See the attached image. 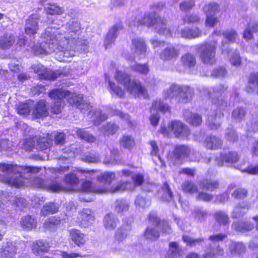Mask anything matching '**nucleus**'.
Here are the masks:
<instances>
[{
  "instance_id": "nucleus-19",
  "label": "nucleus",
  "mask_w": 258,
  "mask_h": 258,
  "mask_svg": "<svg viewBox=\"0 0 258 258\" xmlns=\"http://www.w3.org/2000/svg\"><path fill=\"white\" fill-rule=\"evenodd\" d=\"M17 247L16 243L7 241L3 246L1 251V258H13L17 253Z\"/></svg>"
},
{
  "instance_id": "nucleus-29",
  "label": "nucleus",
  "mask_w": 258,
  "mask_h": 258,
  "mask_svg": "<svg viewBox=\"0 0 258 258\" xmlns=\"http://www.w3.org/2000/svg\"><path fill=\"white\" fill-rule=\"evenodd\" d=\"M233 229L237 231L245 232L253 229L254 224L250 222L238 221L232 225Z\"/></svg>"
},
{
  "instance_id": "nucleus-12",
  "label": "nucleus",
  "mask_w": 258,
  "mask_h": 258,
  "mask_svg": "<svg viewBox=\"0 0 258 258\" xmlns=\"http://www.w3.org/2000/svg\"><path fill=\"white\" fill-rule=\"evenodd\" d=\"M39 16L37 14L29 16L26 21L25 26V33L28 35H33L37 33L38 30Z\"/></svg>"
},
{
  "instance_id": "nucleus-37",
  "label": "nucleus",
  "mask_w": 258,
  "mask_h": 258,
  "mask_svg": "<svg viewBox=\"0 0 258 258\" xmlns=\"http://www.w3.org/2000/svg\"><path fill=\"white\" fill-rule=\"evenodd\" d=\"M258 32V22H250L246 27L243 34L245 39H251L253 38V33Z\"/></svg>"
},
{
  "instance_id": "nucleus-41",
  "label": "nucleus",
  "mask_w": 258,
  "mask_h": 258,
  "mask_svg": "<svg viewBox=\"0 0 258 258\" xmlns=\"http://www.w3.org/2000/svg\"><path fill=\"white\" fill-rule=\"evenodd\" d=\"M49 248V245L48 243L43 240L35 241L32 245V250L34 253L47 251Z\"/></svg>"
},
{
  "instance_id": "nucleus-15",
  "label": "nucleus",
  "mask_w": 258,
  "mask_h": 258,
  "mask_svg": "<svg viewBox=\"0 0 258 258\" xmlns=\"http://www.w3.org/2000/svg\"><path fill=\"white\" fill-rule=\"evenodd\" d=\"M154 28L156 32L160 35H163L166 37L172 36L170 29L167 26V21L164 18H158L156 20Z\"/></svg>"
},
{
  "instance_id": "nucleus-14",
  "label": "nucleus",
  "mask_w": 258,
  "mask_h": 258,
  "mask_svg": "<svg viewBox=\"0 0 258 258\" xmlns=\"http://www.w3.org/2000/svg\"><path fill=\"white\" fill-rule=\"evenodd\" d=\"M224 253V249L220 247L218 243H212L209 244V246L207 248L203 257L218 258L220 256H223Z\"/></svg>"
},
{
  "instance_id": "nucleus-4",
  "label": "nucleus",
  "mask_w": 258,
  "mask_h": 258,
  "mask_svg": "<svg viewBox=\"0 0 258 258\" xmlns=\"http://www.w3.org/2000/svg\"><path fill=\"white\" fill-rule=\"evenodd\" d=\"M72 40H68L66 36L62 37L60 33L57 35L55 43L57 44V49L54 52L56 57L59 61H69L68 59L75 55V52L70 45Z\"/></svg>"
},
{
  "instance_id": "nucleus-25",
  "label": "nucleus",
  "mask_w": 258,
  "mask_h": 258,
  "mask_svg": "<svg viewBox=\"0 0 258 258\" xmlns=\"http://www.w3.org/2000/svg\"><path fill=\"white\" fill-rule=\"evenodd\" d=\"M130 207V203L126 200L118 199L114 204V210L117 214L122 215L129 210Z\"/></svg>"
},
{
  "instance_id": "nucleus-22",
  "label": "nucleus",
  "mask_w": 258,
  "mask_h": 258,
  "mask_svg": "<svg viewBox=\"0 0 258 258\" xmlns=\"http://www.w3.org/2000/svg\"><path fill=\"white\" fill-rule=\"evenodd\" d=\"M32 114L36 117L39 118L47 116L48 114V108L45 101H39L35 106Z\"/></svg>"
},
{
  "instance_id": "nucleus-11",
  "label": "nucleus",
  "mask_w": 258,
  "mask_h": 258,
  "mask_svg": "<svg viewBox=\"0 0 258 258\" xmlns=\"http://www.w3.org/2000/svg\"><path fill=\"white\" fill-rule=\"evenodd\" d=\"M127 91L135 97L147 98L148 93L145 87L139 81H132L126 88Z\"/></svg>"
},
{
  "instance_id": "nucleus-27",
  "label": "nucleus",
  "mask_w": 258,
  "mask_h": 258,
  "mask_svg": "<svg viewBox=\"0 0 258 258\" xmlns=\"http://www.w3.org/2000/svg\"><path fill=\"white\" fill-rule=\"evenodd\" d=\"M205 144L207 148L211 150H216L222 147V141L217 137L210 136L206 139Z\"/></svg>"
},
{
  "instance_id": "nucleus-24",
  "label": "nucleus",
  "mask_w": 258,
  "mask_h": 258,
  "mask_svg": "<svg viewBox=\"0 0 258 258\" xmlns=\"http://www.w3.org/2000/svg\"><path fill=\"white\" fill-rule=\"evenodd\" d=\"M71 240L78 246L83 245L85 242V235L80 230L72 229L69 231Z\"/></svg>"
},
{
  "instance_id": "nucleus-30",
  "label": "nucleus",
  "mask_w": 258,
  "mask_h": 258,
  "mask_svg": "<svg viewBox=\"0 0 258 258\" xmlns=\"http://www.w3.org/2000/svg\"><path fill=\"white\" fill-rule=\"evenodd\" d=\"M184 117L187 122L194 126L199 125L202 122V117L200 115L197 113H192L189 110H186L185 111Z\"/></svg>"
},
{
  "instance_id": "nucleus-53",
  "label": "nucleus",
  "mask_w": 258,
  "mask_h": 258,
  "mask_svg": "<svg viewBox=\"0 0 258 258\" xmlns=\"http://www.w3.org/2000/svg\"><path fill=\"white\" fill-rule=\"evenodd\" d=\"M130 70L141 74L147 75L149 72L148 66L146 64L135 63L130 66Z\"/></svg>"
},
{
  "instance_id": "nucleus-26",
  "label": "nucleus",
  "mask_w": 258,
  "mask_h": 258,
  "mask_svg": "<svg viewBox=\"0 0 258 258\" xmlns=\"http://www.w3.org/2000/svg\"><path fill=\"white\" fill-rule=\"evenodd\" d=\"M114 78L118 82L122 84L126 89L132 81L130 75L122 71H116Z\"/></svg>"
},
{
  "instance_id": "nucleus-28",
  "label": "nucleus",
  "mask_w": 258,
  "mask_h": 258,
  "mask_svg": "<svg viewBox=\"0 0 258 258\" xmlns=\"http://www.w3.org/2000/svg\"><path fill=\"white\" fill-rule=\"evenodd\" d=\"M182 249L177 242L172 241L169 243V249L167 252L168 258L179 257L182 255Z\"/></svg>"
},
{
  "instance_id": "nucleus-3",
  "label": "nucleus",
  "mask_w": 258,
  "mask_h": 258,
  "mask_svg": "<svg viewBox=\"0 0 258 258\" xmlns=\"http://www.w3.org/2000/svg\"><path fill=\"white\" fill-rule=\"evenodd\" d=\"M59 33V31L54 30L52 28H47L42 34L44 43L35 45L32 48L34 53L36 55H40L50 54L55 52L57 47V44L55 43V39Z\"/></svg>"
},
{
  "instance_id": "nucleus-32",
  "label": "nucleus",
  "mask_w": 258,
  "mask_h": 258,
  "mask_svg": "<svg viewBox=\"0 0 258 258\" xmlns=\"http://www.w3.org/2000/svg\"><path fill=\"white\" fill-rule=\"evenodd\" d=\"M79 152L80 150L77 145L71 146L70 148L64 152V155L59 158V161L60 162H68L71 158H73Z\"/></svg>"
},
{
  "instance_id": "nucleus-23",
  "label": "nucleus",
  "mask_w": 258,
  "mask_h": 258,
  "mask_svg": "<svg viewBox=\"0 0 258 258\" xmlns=\"http://www.w3.org/2000/svg\"><path fill=\"white\" fill-rule=\"evenodd\" d=\"M245 249V246L240 242H232L228 246L229 252L233 256L239 255L244 253Z\"/></svg>"
},
{
  "instance_id": "nucleus-18",
  "label": "nucleus",
  "mask_w": 258,
  "mask_h": 258,
  "mask_svg": "<svg viewBox=\"0 0 258 258\" xmlns=\"http://www.w3.org/2000/svg\"><path fill=\"white\" fill-rule=\"evenodd\" d=\"M122 28V24L118 23L110 29L104 41V45L106 48L114 42L118 35V31L121 30Z\"/></svg>"
},
{
  "instance_id": "nucleus-5",
  "label": "nucleus",
  "mask_w": 258,
  "mask_h": 258,
  "mask_svg": "<svg viewBox=\"0 0 258 258\" xmlns=\"http://www.w3.org/2000/svg\"><path fill=\"white\" fill-rule=\"evenodd\" d=\"M217 41L205 42L198 46L200 58L203 63L212 66L216 63Z\"/></svg>"
},
{
  "instance_id": "nucleus-43",
  "label": "nucleus",
  "mask_w": 258,
  "mask_h": 258,
  "mask_svg": "<svg viewBox=\"0 0 258 258\" xmlns=\"http://www.w3.org/2000/svg\"><path fill=\"white\" fill-rule=\"evenodd\" d=\"M2 181L11 187H23L25 186L26 182L23 178H1Z\"/></svg>"
},
{
  "instance_id": "nucleus-2",
  "label": "nucleus",
  "mask_w": 258,
  "mask_h": 258,
  "mask_svg": "<svg viewBox=\"0 0 258 258\" xmlns=\"http://www.w3.org/2000/svg\"><path fill=\"white\" fill-rule=\"evenodd\" d=\"M227 89L223 85H217L213 88V92L209 94L212 98L213 103L217 107L215 110L208 115L207 124L211 129H216L220 126L221 119L224 117L222 112L227 107V102L222 97L221 93Z\"/></svg>"
},
{
  "instance_id": "nucleus-20",
  "label": "nucleus",
  "mask_w": 258,
  "mask_h": 258,
  "mask_svg": "<svg viewBox=\"0 0 258 258\" xmlns=\"http://www.w3.org/2000/svg\"><path fill=\"white\" fill-rule=\"evenodd\" d=\"M132 230L131 225L127 224H123L116 231L115 239L118 243L122 242L129 235Z\"/></svg>"
},
{
  "instance_id": "nucleus-56",
  "label": "nucleus",
  "mask_w": 258,
  "mask_h": 258,
  "mask_svg": "<svg viewBox=\"0 0 258 258\" xmlns=\"http://www.w3.org/2000/svg\"><path fill=\"white\" fill-rule=\"evenodd\" d=\"M118 128L115 123L108 122L102 126L101 132L106 135H113L117 131Z\"/></svg>"
},
{
  "instance_id": "nucleus-48",
  "label": "nucleus",
  "mask_w": 258,
  "mask_h": 258,
  "mask_svg": "<svg viewBox=\"0 0 258 258\" xmlns=\"http://www.w3.org/2000/svg\"><path fill=\"white\" fill-rule=\"evenodd\" d=\"M159 17H156L154 14L146 15L141 20L140 25H144L147 27L153 26L155 27L156 20Z\"/></svg>"
},
{
  "instance_id": "nucleus-61",
  "label": "nucleus",
  "mask_w": 258,
  "mask_h": 258,
  "mask_svg": "<svg viewBox=\"0 0 258 258\" xmlns=\"http://www.w3.org/2000/svg\"><path fill=\"white\" fill-rule=\"evenodd\" d=\"M135 141L130 136H123L120 140V145L124 148L131 149L135 146Z\"/></svg>"
},
{
  "instance_id": "nucleus-39",
  "label": "nucleus",
  "mask_w": 258,
  "mask_h": 258,
  "mask_svg": "<svg viewBox=\"0 0 258 258\" xmlns=\"http://www.w3.org/2000/svg\"><path fill=\"white\" fill-rule=\"evenodd\" d=\"M19 169H20L19 166L17 164L6 163H0V171L8 174H19Z\"/></svg>"
},
{
  "instance_id": "nucleus-1",
  "label": "nucleus",
  "mask_w": 258,
  "mask_h": 258,
  "mask_svg": "<svg viewBox=\"0 0 258 258\" xmlns=\"http://www.w3.org/2000/svg\"><path fill=\"white\" fill-rule=\"evenodd\" d=\"M34 186L38 188H44L52 192H59L63 190H81L85 192L103 193L104 189L96 188L92 185L89 181L83 182L79 186V178H65L66 186H62L57 183L49 184L43 178H31Z\"/></svg>"
},
{
  "instance_id": "nucleus-44",
  "label": "nucleus",
  "mask_w": 258,
  "mask_h": 258,
  "mask_svg": "<svg viewBox=\"0 0 258 258\" xmlns=\"http://www.w3.org/2000/svg\"><path fill=\"white\" fill-rule=\"evenodd\" d=\"M181 62L184 67L191 68L196 63V57L194 54L187 53L181 56Z\"/></svg>"
},
{
  "instance_id": "nucleus-42",
  "label": "nucleus",
  "mask_w": 258,
  "mask_h": 258,
  "mask_svg": "<svg viewBox=\"0 0 258 258\" xmlns=\"http://www.w3.org/2000/svg\"><path fill=\"white\" fill-rule=\"evenodd\" d=\"M79 217L81 220L88 223H92L95 220L93 212L89 208H84L79 212Z\"/></svg>"
},
{
  "instance_id": "nucleus-36",
  "label": "nucleus",
  "mask_w": 258,
  "mask_h": 258,
  "mask_svg": "<svg viewBox=\"0 0 258 258\" xmlns=\"http://www.w3.org/2000/svg\"><path fill=\"white\" fill-rule=\"evenodd\" d=\"M76 133L80 139L88 143H94L96 142V137L84 129L77 128Z\"/></svg>"
},
{
  "instance_id": "nucleus-17",
  "label": "nucleus",
  "mask_w": 258,
  "mask_h": 258,
  "mask_svg": "<svg viewBox=\"0 0 258 258\" xmlns=\"http://www.w3.org/2000/svg\"><path fill=\"white\" fill-rule=\"evenodd\" d=\"M33 146L40 150L49 148L52 144V140L47 136L46 137L35 136L32 139Z\"/></svg>"
},
{
  "instance_id": "nucleus-16",
  "label": "nucleus",
  "mask_w": 258,
  "mask_h": 258,
  "mask_svg": "<svg viewBox=\"0 0 258 258\" xmlns=\"http://www.w3.org/2000/svg\"><path fill=\"white\" fill-rule=\"evenodd\" d=\"M132 49L138 55H144L147 51V45L144 39L141 38L133 39Z\"/></svg>"
},
{
  "instance_id": "nucleus-40",
  "label": "nucleus",
  "mask_w": 258,
  "mask_h": 258,
  "mask_svg": "<svg viewBox=\"0 0 258 258\" xmlns=\"http://www.w3.org/2000/svg\"><path fill=\"white\" fill-rule=\"evenodd\" d=\"M15 42V38L12 34H6L0 38V48L7 49Z\"/></svg>"
},
{
  "instance_id": "nucleus-10",
  "label": "nucleus",
  "mask_w": 258,
  "mask_h": 258,
  "mask_svg": "<svg viewBox=\"0 0 258 258\" xmlns=\"http://www.w3.org/2000/svg\"><path fill=\"white\" fill-rule=\"evenodd\" d=\"M168 128L173 132L176 137H187L190 134L187 126L179 121H173L168 124Z\"/></svg>"
},
{
  "instance_id": "nucleus-31",
  "label": "nucleus",
  "mask_w": 258,
  "mask_h": 258,
  "mask_svg": "<svg viewBox=\"0 0 258 258\" xmlns=\"http://www.w3.org/2000/svg\"><path fill=\"white\" fill-rule=\"evenodd\" d=\"M249 206L244 202L239 203L235 207L231 216L233 218H238L242 217L248 210Z\"/></svg>"
},
{
  "instance_id": "nucleus-47",
  "label": "nucleus",
  "mask_w": 258,
  "mask_h": 258,
  "mask_svg": "<svg viewBox=\"0 0 258 258\" xmlns=\"http://www.w3.org/2000/svg\"><path fill=\"white\" fill-rule=\"evenodd\" d=\"M59 207L58 205L53 203H46L41 210V215L46 216L48 214H54L58 210Z\"/></svg>"
},
{
  "instance_id": "nucleus-21",
  "label": "nucleus",
  "mask_w": 258,
  "mask_h": 258,
  "mask_svg": "<svg viewBox=\"0 0 258 258\" xmlns=\"http://www.w3.org/2000/svg\"><path fill=\"white\" fill-rule=\"evenodd\" d=\"M202 30L198 27H195L191 28L188 27L185 28L180 31V34L181 37L191 39L201 36Z\"/></svg>"
},
{
  "instance_id": "nucleus-8",
  "label": "nucleus",
  "mask_w": 258,
  "mask_h": 258,
  "mask_svg": "<svg viewBox=\"0 0 258 258\" xmlns=\"http://www.w3.org/2000/svg\"><path fill=\"white\" fill-rule=\"evenodd\" d=\"M32 69L34 72L37 74L42 79L54 81L62 75L60 70H48L41 64L34 65L32 66Z\"/></svg>"
},
{
  "instance_id": "nucleus-13",
  "label": "nucleus",
  "mask_w": 258,
  "mask_h": 258,
  "mask_svg": "<svg viewBox=\"0 0 258 258\" xmlns=\"http://www.w3.org/2000/svg\"><path fill=\"white\" fill-rule=\"evenodd\" d=\"M180 54L179 50L173 45H169L164 48L160 53L161 59L164 61H169L176 59Z\"/></svg>"
},
{
  "instance_id": "nucleus-51",
  "label": "nucleus",
  "mask_w": 258,
  "mask_h": 258,
  "mask_svg": "<svg viewBox=\"0 0 258 258\" xmlns=\"http://www.w3.org/2000/svg\"><path fill=\"white\" fill-rule=\"evenodd\" d=\"M99 172V171L91 170H84L79 168H76L73 172L70 173L66 177H77L78 176H83L87 174L89 176L93 175L94 173Z\"/></svg>"
},
{
  "instance_id": "nucleus-52",
  "label": "nucleus",
  "mask_w": 258,
  "mask_h": 258,
  "mask_svg": "<svg viewBox=\"0 0 258 258\" xmlns=\"http://www.w3.org/2000/svg\"><path fill=\"white\" fill-rule=\"evenodd\" d=\"M44 10L47 15H61L64 12V9L60 8L56 4H48L45 7Z\"/></svg>"
},
{
  "instance_id": "nucleus-6",
  "label": "nucleus",
  "mask_w": 258,
  "mask_h": 258,
  "mask_svg": "<svg viewBox=\"0 0 258 258\" xmlns=\"http://www.w3.org/2000/svg\"><path fill=\"white\" fill-rule=\"evenodd\" d=\"M141 185L144 190L151 191L153 184L144 180V178H130L129 181L120 182L116 186H112L110 190L112 192L122 191L126 189H133L135 186Z\"/></svg>"
},
{
  "instance_id": "nucleus-54",
  "label": "nucleus",
  "mask_w": 258,
  "mask_h": 258,
  "mask_svg": "<svg viewBox=\"0 0 258 258\" xmlns=\"http://www.w3.org/2000/svg\"><path fill=\"white\" fill-rule=\"evenodd\" d=\"M163 220H161L158 216L156 212L151 211L148 216V222L150 225L149 226L159 227Z\"/></svg>"
},
{
  "instance_id": "nucleus-55",
  "label": "nucleus",
  "mask_w": 258,
  "mask_h": 258,
  "mask_svg": "<svg viewBox=\"0 0 258 258\" xmlns=\"http://www.w3.org/2000/svg\"><path fill=\"white\" fill-rule=\"evenodd\" d=\"M180 86L177 85H172L169 88L164 91L163 94L165 98H172L174 96H179Z\"/></svg>"
},
{
  "instance_id": "nucleus-59",
  "label": "nucleus",
  "mask_w": 258,
  "mask_h": 258,
  "mask_svg": "<svg viewBox=\"0 0 258 258\" xmlns=\"http://www.w3.org/2000/svg\"><path fill=\"white\" fill-rule=\"evenodd\" d=\"M214 216L216 221L220 224L225 225L230 222L228 215L224 212L217 211L215 213Z\"/></svg>"
},
{
  "instance_id": "nucleus-9",
  "label": "nucleus",
  "mask_w": 258,
  "mask_h": 258,
  "mask_svg": "<svg viewBox=\"0 0 258 258\" xmlns=\"http://www.w3.org/2000/svg\"><path fill=\"white\" fill-rule=\"evenodd\" d=\"M190 152V147L185 145H178L173 151L171 162L175 165L182 164L186 158L187 153Z\"/></svg>"
},
{
  "instance_id": "nucleus-7",
  "label": "nucleus",
  "mask_w": 258,
  "mask_h": 258,
  "mask_svg": "<svg viewBox=\"0 0 258 258\" xmlns=\"http://www.w3.org/2000/svg\"><path fill=\"white\" fill-rule=\"evenodd\" d=\"M69 94L68 91L60 89H54L50 92L49 96L51 99L56 100L51 109L53 113L58 114L61 112L62 108L61 100L63 98L67 97Z\"/></svg>"
},
{
  "instance_id": "nucleus-60",
  "label": "nucleus",
  "mask_w": 258,
  "mask_h": 258,
  "mask_svg": "<svg viewBox=\"0 0 258 258\" xmlns=\"http://www.w3.org/2000/svg\"><path fill=\"white\" fill-rule=\"evenodd\" d=\"M182 189L184 192L194 194L198 191V186L194 183L187 180L182 184Z\"/></svg>"
},
{
  "instance_id": "nucleus-33",
  "label": "nucleus",
  "mask_w": 258,
  "mask_h": 258,
  "mask_svg": "<svg viewBox=\"0 0 258 258\" xmlns=\"http://www.w3.org/2000/svg\"><path fill=\"white\" fill-rule=\"evenodd\" d=\"M193 95V90L191 88L187 86L180 87L178 96L180 101L186 103L191 99Z\"/></svg>"
},
{
  "instance_id": "nucleus-64",
  "label": "nucleus",
  "mask_w": 258,
  "mask_h": 258,
  "mask_svg": "<svg viewBox=\"0 0 258 258\" xmlns=\"http://www.w3.org/2000/svg\"><path fill=\"white\" fill-rule=\"evenodd\" d=\"M246 114V111L243 108H237L235 109L232 113V116L237 121H241Z\"/></svg>"
},
{
  "instance_id": "nucleus-62",
  "label": "nucleus",
  "mask_w": 258,
  "mask_h": 258,
  "mask_svg": "<svg viewBox=\"0 0 258 258\" xmlns=\"http://www.w3.org/2000/svg\"><path fill=\"white\" fill-rule=\"evenodd\" d=\"M19 174H35L38 173L40 170V167L30 166H19Z\"/></svg>"
},
{
  "instance_id": "nucleus-50",
  "label": "nucleus",
  "mask_w": 258,
  "mask_h": 258,
  "mask_svg": "<svg viewBox=\"0 0 258 258\" xmlns=\"http://www.w3.org/2000/svg\"><path fill=\"white\" fill-rule=\"evenodd\" d=\"M60 223V219L59 218L52 217L44 223L43 227L45 229L51 231L59 225Z\"/></svg>"
},
{
  "instance_id": "nucleus-45",
  "label": "nucleus",
  "mask_w": 258,
  "mask_h": 258,
  "mask_svg": "<svg viewBox=\"0 0 258 258\" xmlns=\"http://www.w3.org/2000/svg\"><path fill=\"white\" fill-rule=\"evenodd\" d=\"M21 225L28 230H32L37 226L36 220L30 215L22 217L21 220Z\"/></svg>"
},
{
  "instance_id": "nucleus-63",
  "label": "nucleus",
  "mask_w": 258,
  "mask_h": 258,
  "mask_svg": "<svg viewBox=\"0 0 258 258\" xmlns=\"http://www.w3.org/2000/svg\"><path fill=\"white\" fill-rule=\"evenodd\" d=\"M135 204L137 206L144 208L150 205L151 201L149 198L146 197L138 196L135 200Z\"/></svg>"
},
{
  "instance_id": "nucleus-35",
  "label": "nucleus",
  "mask_w": 258,
  "mask_h": 258,
  "mask_svg": "<svg viewBox=\"0 0 258 258\" xmlns=\"http://www.w3.org/2000/svg\"><path fill=\"white\" fill-rule=\"evenodd\" d=\"M69 29L67 32L65 33V36L68 40L71 39H74L76 37V34L80 29V24L77 21H72L68 25Z\"/></svg>"
},
{
  "instance_id": "nucleus-34",
  "label": "nucleus",
  "mask_w": 258,
  "mask_h": 258,
  "mask_svg": "<svg viewBox=\"0 0 258 258\" xmlns=\"http://www.w3.org/2000/svg\"><path fill=\"white\" fill-rule=\"evenodd\" d=\"M118 219L112 213L106 214L104 218L103 223L105 228L111 230L117 226Z\"/></svg>"
},
{
  "instance_id": "nucleus-38",
  "label": "nucleus",
  "mask_w": 258,
  "mask_h": 258,
  "mask_svg": "<svg viewBox=\"0 0 258 258\" xmlns=\"http://www.w3.org/2000/svg\"><path fill=\"white\" fill-rule=\"evenodd\" d=\"M157 227L148 226L144 232V238L151 241L157 240L160 236V233Z\"/></svg>"
},
{
  "instance_id": "nucleus-49",
  "label": "nucleus",
  "mask_w": 258,
  "mask_h": 258,
  "mask_svg": "<svg viewBox=\"0 0 258 258\" xmlns=\"http://www.w3.org/2000/svg\"><path fill=\"white\" fill-rule=\"evenodd\" d=\"M219 183L216 181H213L210 178L204 179L200 183V186L203 189L213 191L217 188Z\"/></svg>"
},
{
  "instance_id": "nucleus-46",
  "label": "nucleus",
  "mask_w": 258,
  "mask_h": 258,
  "mask_svg": "<svg viewBox=\"0 0 258 258\" xmlns=\"http://www.w3.org/2000/svg\"><path fill=\"white\" fill-rule=\"evenodd\" d=\"M221 159L227 163H234L238 161L239 155L235 152H229L221 155Z\"/></svg>"
},
{
  "instance_id": "nucleus-58",
  "label": "nucleus",
  "mask_w": 258,
  "mask_h": 258,
  "mask_svg": "<svg viewBox=\"0 0 258 258\" xmlns=\"http://www.w3.org/2000/svg\"><path fill=\"white\" fill-rule=\"evenodd\" d=\"M162 191L163 192V195L161 199L165 201H170L173 198V192H172L169 185L167 182H165L161 188Z\"/></svg>"
},
{
  "instance_id": "nucleus-57",
  "label": "nucleus",
  "mask_w": 258,
  "mask_h": 258,
  "mask_svg": "<svg viewBox=\"0 0 258 258\" xmlns=\"http://www.w3.org/2000/svg\"><path fill=\"white\" fill-rule=\"evenodd\" d=\"M159 110L163 112H166L169 110L168 104L163 103L160 99L156 100L152 104L151 111Z\"/></svg>"
}]
</instances>
